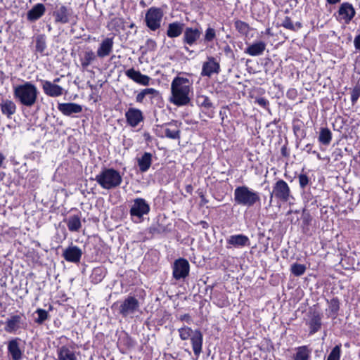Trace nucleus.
I'll return each instance as SVG.
<instances>
[{"mask_svg": "<svg viewBox=\"0 0 360 360\" xmlns=\"http://www.w3.org/2000/svg\"><path fill=\"white\" fill-rule=\"evenodd\" d=\"M309 325L310 327V333H314L321 328V317L319 314H314L309 320Z\"/></svg>", "mask_w": 360, "mask_h": 360, "instance_id": "obj_35", "label": "nucleus"}, {"mask_svg": "<svg viewBox=\"0 0 360 360\" xmlns=\"http://www.w3.org/2000/svg\"><path fill=\"white\" fill-rule=\"evenodd\" d=\"M113 39L112 38H105L102 41L98 46L96 53L99 58H105L109 56L112 51Z\"/></svg>", "mask_w": 360, "mask_h": 360, "instance_id": "obj_18", "label": "nucleus"}, {"mask_svg": "<svg viewBox=\"0 0 360 360\" xmlns=\"http://www.w3.org/2000/svg\"><path fill=\"white\" fill-rule=\"evenodd\" d=\"M36 313L38 314V318L35 321L37 323H42L48 318V312L45 309H38Z\"/></svg>", "mask_w": 360, "mask_h": 360, "instance_id": "obj_43", "label": "nucleus"}, {"mask_svg": "<svg viewBox=\"0 0 360 360\" xmlns=\"http://www.w3.org/2000/svg\"><path fill=\"white\" fill-rule=\"evenodd\" d=\"M274 195L283 202L289 200L291 196L290 188L284 180L280 179L275 183L272 193H271V198H272Z\"/></svg>", "mask_w": 360, "mask_h": 360, "instance_id": "obj_8", "label": "nucleus"}, {"mask_svg": "<svg viewBox=\"0 0 360 360\" xmlns=\"http://www.w3.org/2000/svg\"><path fill=\"white\" fill-rule=\"evenodd\" d=\"M298 179L300 188H304L309 184V177L306 174H300L298 176Z\"/></svg>", "mask_w": 360, "mask_h": 360, "instance_id": "obj_46", "label": "nucleus"}, {"mask_svg": "<svg viewBox=\"0 0 360 360\" xmlns=\"http://www.w3.org/2000/svg\"><path fill=\"white\" fill-rule=\"evenodd\" d=\"M282 25L288 30H297L298 29H300L302 27V24L300 22H296L295 25L292 23L290 18L288 17H286L284 20L283 21Z\"/></svg>", "mask_w": 360, "mask_h": 360, "instance_id": "obj_38", "label": "nucleus"}, {"mask_svg": "<svg viewBox=\"0 0 360 360\" xmlns=\"http://www.w3.org/2000/svg\"><path fill=\"white\" fill-rule=\"evenodd\" d=\"M354 44L356 49L360 50V34L354 38Z\"/></svg>", "mask_w": 360, "mask_h": 360, "instance_id": "obj_50", "label": "nucleus"}, {"mask_svg": "<svg viewBox=\"0 0 360 360\" xmlns=\"http://www.w3.org/2000/svg\"><path fill=\"white\" fill-rule=\"evenodd\" d=\"M139 308V301L134 297H128L120 307V313L127 316L135 313Z\"/></svg>", "mask_w": 360, "mask_h": 360, "instance_id": "obj_11", "label": "nucleus"}, {"mask_svg": "<svg viewBox=\"0 0 360 360\" xmlns=\"http://www.w3.org/2000/svg\"><path fill=\"white\" fill-rule=\"evenodd\" d=\"M234 201L238 205L250 207L260 201V197L257 192L249 187L240 186L234 190Z\"/></svg>", "mask_w": 360, "mask_h": 360, "instance_id": "obj_4", "label": "nucleus"}, {"mask_svg": "<svg viewBox=\"0 0 360 360\" xmlns=\"http://www.w3.org/2000/svg\"><path fill=\"white\" fill-rule=\"evenodd\" d=\"M360 97V86L356 85L351 91V102L354 105Z\"/></svg>", "mask_w": 360, "mask_h": 360, "instance_id": "obj_41", "label": "nucleus"}, {"mask_svg": "<svg viewBox=\"0 0 360 360\" xmlns=\"http://www.w3.org/2000/svg\"><path fill=\"white\" fill-rule=\"evenodd\" d=\"M127 124L131 127H137L143 120V112L141 110L130 108L125 112Z\"/></svg>", "mask_w": 360, "mask_h": 360, "instance_id": "obj_14", "label": "nucleus"}, {"mask_svg": "<svg viewBox=\"0 0 360 360\" xmlns=\"http://www.w3.org/2000/svg\"><path fill=\"white\" fill-rule=\"evenodd\" d=\"M330 308L331 310L334 312H337L339 309V302L336 299H333L330 302Z\"/></svg>", "mask_w": 360, "mask_h": 360, "instance_id": "obj_47", "label": "nucleus"}, {"mask_svg": "<svg viewBox=\"0 0 360 360\" xmlns=\"http://www.w3.org/2000/svg\"><path fill=\"white\" fill-rule=\"evenodd\" d=\"M236 29L242 34H248L250 27L248 23L242 20H236L234 22Z\"/></svg>", "mask_w": 360, "mask_h": 360, "instance_id": "obj_36", "label": "nucleus"}, {"mask_svg": "<svg viewBox=\"0 0 360 360\" xmlns=\"http://www.w3.org/2000/svg\"><path fill=\"white\" fill-rule=\"evenodd\" d=\"M216 37L215 30L213 28L209 27L205 31V40L207 41H212Z\"/></svg>", "mask_w": 360, "mask_h": 360, "instance_id": "obj_44", "label": "nucleus"}, {"mask_svg": "<svg viewBox=\"0 0 360 360\" xmlns=\"http://www.w3.org/2000/svg\"><path fill=\"white\" fill-rule=\"evenodd\" d=\"M71 15L70 8L65 6H61L56 11L53 12L56 22L62 24L68 23L70 20L69 17Z\"/></svg>", "mask_w": 360, "mask_h": 360, "instance_id": "obj_19", "label": "nucleus"}, {"mask_svg": "<svg viewBox=\"0 0 360 360\" xmlns=\"http://www.w3.org/2000/svg\"><path fill=\"white\" fill-rule=\"evenodd\" d=\"M99 271H101L100 269H94V274H98Z\"/></svg>", "mask_w": 360, "mask_h": 360, "instance_id": "obj_54", "label": "nucleus"}, {"mask_svg": "<svg viewBox=\"0 0 360 360\" xmlns=\"http://www.w3.org/2000/svg\"><path fill=\"white\" fill-rule=\"evenodd\" d=\"M146 98L145 94L142 90L140 93H139L136 96V101L138 103H143L144 98Z\"/></svg>", "mask_w": 360, "mask_h": 360, "instance_id": "obj_49", "label": "nucleus"}, {"mask_svg": "<svg viewBox=\"0 0 360 360\" xmlns=\"http://www.w3.org/2000/svg\"><path fill=\"white\" fill-rule=\"evenodd\" d=\"M6 157L0 151V168L2 167L3 162H4Z\"/></svg>", "mask_w": 360, "mask_h": 360, "instance_id": "obj_52", "label": "nucleus"}, {"mask_svg": "<svg viewBox=\"0 0 360 360\" xmlns=\"http://www.w3.org/2000/svg\"><path fill=\"white\" fill-rule=\"evenodd\" d=\"M173 277L179 280L185 278L189 274L190 265L186 259L179 258L174 262L172 266Z\"/></svg>", "mask_w": 360, "mask_h": 360, "instance_id": "obj_9", "label": "nucleus"}, {"mask_svg": "<svg viewBox=\"0 0 360 360\" xmlns=\"http://www.w3.org/2000/svg\"><path fill=\"white\" fill-rule=\"evenodd\" d=\"M293 360H309L312 349L307 345L300 346L295 349Z\"/></svg>", "mask_w": 360, "mask_h": 360, "instance_id": "obj_27", "label": "nucleus"}, {"mask_svg": "<svg viewBox=\"0 0 360 360\" xmlns=\"http://www.w3.org/2000/svg\"><path fill=\"white\" fill-rule=\"evenodd\" d=\"M201 31L198 28L187 27L184 34V41L189 45L193 44L200 37Z\"/></svg>", "mask_w": 360, "mask_h": 360, "instance_id": "obj_22", "label": "nucleus"}, {"mask_svg": "<svg viewBox=\"0 0 360 360\" xmlns=\"http://www.w3.org/2000/svg\"><path fill=\"white\" fill-rule=\"evenodd\" d=\"M44 93L50 97H59L63 95L65 89L60 85L49 80H41Z\"/></svg>", "mask_w": 360, "mask_h": 360, "instance_id": "obj_10", "label": "nucleus"}, {"mask_svg": "<svg viewBox=\"0 0 360 360\" xmlns=\"http://www.w3.org/2000/svg\"><path fill=\"white\" fill-rule=\"evenodd\" d=\"M57 355L58 360H77L73 349L66 345L58 348Z\"/></svg>", "mask_w": 360, "mask_h": 360, "instance_id": "obj_24", "label": "nucleus"}, {"mask_svg": "<svg viewBox=\"0 0 360 360\" xmlns=\"http://www.w3.org/2000/svg\"><path fill=\"white\" fill-rule=\"evenodd\" d=\"M60 79H61V77H56L53 80V82H51V83H55V84H58V83H59L60 82Z\"/></svg>", "mask_w": 360, "mask_h": 360, "instance_id": "obj_53", "label": "nucleus"}, {"mask_svg": "<svg viewBox=\"0 0 360 360\" xmlns=\"http://www.w3.org/2000/svg\"><path fill=\"white\" fill-rule=\"evenodd\" d=\"M265 49L266 44L263 41H258L249 46L245 50V53L251 56H257L262 55Z\"/></svg>", "mask_w": 360, "mask_h": 360, "instance_id": "obj_29", "label": "nucleus"}, {"mask_svg": "<svg viewBox=\"0 0 360 360\" xmlns=\"http://www.w3.org/2000/svg\"><path fill=\"white\" fill-rule=\"evenodd\" d=\"M46 41L44 36H39L36 40V50L39 52H43L46 49Z\"/></svg>", "mask_w": 360, "mask_h": 360, "instance_id": "obj_40", "label": "nucleus"}, {"mask_svg": "<svg viewBox=\"0 0 360 360\" xmlns=\"http://www.w3.org/2000/svg\"><path fill=\"white\" fill-rule=\"evenodd\" d=\"M199 105L205 108L210 109L212 107V103L210 101L208 97L202 96L198 99Z\"/></svg>", "mask_w": 360, "mask_h": 360, "instance_id": "obj_42", "label": "nucleus"}, {"mask_svg": "<svg viewBox=\"0 0 360 360\" xmlns=\"http://www.w3.org/2000/svg\"><path fill=\"white\" fill-rule=\"evenodd\" d=\"M82 255V250L76 245H70L64 250L63 256L67 262L72 263L79 262Z\"/></svg>", "mask_w": 360, "mask_h": 360, "instance_id": "obj_15", "label": "nucleus"}, {"mask_svg": "<svg viewBox=\"0 0 360 360\" xmlns=\"http://www.w3.org/2000/svg\"><path fill=\"white\" fill-rule=\"evenodd\" d=\"M95 59L96 55L91 50L85 51L80 57L82 67L86 68Z\"/></svg>", "mask_w": 360, "mask_h": 360, "instance_id": "obj_33", "label": "nucleus"}, {"mask_svg": "<svg viewBox=\"0 0 360 360\" xmlns=\"http://www.w3.org/2000/svg\"><path fill=\"white\" fill-rule=\"evenodd\" d=\"M184 24L179 22L169 23L167 30V35L169 38H175L180 36L183 32Z\"/></svg>", "mask_w": 360, "mask_h": 360, "instance_id": "obj_30", "label": "nucleus"}, {"mask_svg": "<svg viewBox=\"0 0 360 360\" xmlns=\"http://www.w3.org/2000/svg\"><path fill=\"white\" fill-rule=\"evenodd\" d=\"M326 1L327 4H330V5L337 4L341 1V0H326Z\"/></svg>", "mask_w": 360, "mask_h": 360, "instance_id": "obj_51", "label": "nucleus"}, {"mask_svg": "<svg viewBox=\"0 0 360 360\" xmlns=\"http://www.w3.org/2000/svg\"><path fill=\"white\" fill-rule=\"evenodd\" d=\"M306 266L304 264L294 263L291 266V273L295 276H300L303 275L306 271Z\"/></svg>", "mask_w": 360, "mask_h": 360, "instance_id": "obj_37", "label": "nucleus"}, {"mask_svg": "<svg viewBox=\"0 0 360 360\" xmlns=\"http://www.w3.org/2000/svg\"><path fill=\"white\" fill-rule=\"evenodd\" d=\"M180 338L182 340H186L191 338L193 350L195 355H199L202 352V335L200 330L192 329L187 326H184L179 329Z\"/></svg>", "mask_w": 360, "mask_h": 360, "instance_id": "obj_5", "label": "nucleus"}, {"mask_svg": "<svg viewBox=\"0 0 360 360\" xmlns=\"http://www.w3.org/2000/svg\"><path fill=\"white\" fill-rule=\"evenodd\" d=\"M341 353V347L340 345H336L331 350L329 354L327 360H340Z\"/></svg>", "mask_w": 360, "mask_h": 360, "instance_id": "obj_39", "label": "nucleus"}, {"mask_svg": "<svg viewBox=\"0 0 360 360\" xmlns=\"http://www.w3.org/2000/svg\"><path fill=\"white\" fill-rule=\"evenodd\" d=\"M0 109L3 115L10 118L15 113L16 105L11 100H2L0 103Z\"/></svg>", "mask_w": 360, "mask_h": 360, "instance_id": "obj_28", "label": "nucleus"}, {"mask_svg": "<svg viewBox=\"0 0 360 360\" xmlns=\"http://www.w3.org/2000/svg\"><path fill=\"white\" fill-rule=\"evenodd\" d=\"M22 317L19 315L11 316L7 319L4 330L9 333H14L20 328Z\"/></svg>", "mask_w": 360, "mask_h": 360, "instance_id": "obj_23", "label": "nucleus"}, {"mask_svg": "<svg viewBox=\"0 0 360 360\" xmlns=\"http://www.w3.org/2000/svg\"><path fill=\"white\" fill-rule=\"evenodd\" d=\"M58 110L65 116L82 112V106L75 103H63L58 105Z\"/></svg>", "mask_w": 360, "mask_h": 360, "instance_id": "obj_17", "label": "nucleus"}, {"mask_svg": "<svg viewBox=\"0 0 360 360\" xmlns=\"http://www.w3.org/2000/svg\"><path fill=\"white\" fill-rule=\"evenodd\" d=\"M171 94L169 101L173 105L181 107L189 104L193 96L192 82L183 77H175L171 82Z\"/></svg>", "mask_w": 360, "mask_h": 360, "instance_id": "obj_1", "label": "nucleus"}, {"mask_svg": "<svg viewBox=\"0 0 360 360\" xmlns=\"http://www.w3.org/2000/svg\"><path fill=\"white\" fill-rule=\"evenodd\" d=\"M67 226L70 231L77 232L82 227L80 217L78 215H72L67 219Z\"/></svg>", "mask_w": 360, "mask_h": 360, "instance_id": "obj_32", "label": "nucleus"}, {"mask_svg": "<svg viewBox=\"0 0 360 360\" xmlns=\"http://www.w3.org/2000/svg\"><path fill=\"white\" fill-rule=\"evenodd\" d=\"M220 72V65L213 57H209L202 68L201 75L210 77L213 74H218Z\"/></svg>", "mask_w": 360, "mask_h": 360, "instance_id": "obj_13", "label": "nucleus"}, {"mask_svg": "<svg viewBox=\"0 0 360 360\" xmlns=\"http://www.w3.org/2000/svg\"><path fill=\"white\" fill-rule=\"evenodd\" d=\"M227 243L235 248H243L250 245V239L243 234L232 235L227 239Z\"/></svg>", "mask_w": 360, "mask_h": 360, "instance_id": "obj_20", "label": "nucleus"}, {"mask_svg": "<svg viewBox=\"0 0 360 360\" xmlns=\"http://www.w3.org/2000/svg\"><path fill=\"white\" fill-rule=\"evenodd\" d=\"M164 133L167 138L179 139L180 138V128L177 122L167 124L164 127Z\"/></svg>", "mask_w": 360, "mask_h": 360, "instance_id": "obj_21", "label": "nucleus"}, {"mask_svg": "<svg viewBox=\"0 0 360 360\" xmlns=\"http://www.w3.org/2000/svg\"><path fill=\"white\" fill-rule=\"evenodd\" d=\"M46 8L44 4H37L27 12V18L30 21H35L44 14Z\"/></svg>", "mask_w": 360, "mask_h": 360, "instance_id": "obj_25", "label": "nucleus"}, {"mask_svg": "<svg viewBox=\"0 0 360 360\" xmlns=\"http://www.w3.org/2000/svg\"><path fill=\"white\" fill-rule=\"evenodd\" d=\"M356 11L353 6L347 2L342 3L338 10L339 20L348 24L355 16Z\"/></svg>", "mask_w": 360, "mask_h": 360, "instance_id": "obj_12", "label": "nucleus"}, {"mask_svg": "<svg viewBox=\"0 0 360 360\" xmlns=\"http://www.w3.org/2000/svg\"><path fill=\"white\" fill-rule=\"evenodd\" d=\"M39 91L37 86L30 82H24L13 89L16 101L26 107L33 106L37 101Z\"/></svg>", "mask_w": 360, "mask_h": 360, "instance_id": "obj_2", "label": "nucleus"}, {"mask_svg": "<svg viewBox=\"0 0 360 360\" xmlns=\"http://www.w3.org/2000/svg\"><path fill=\"white\" fill-rule=\"evenodd\" d=\"M255 102L262 107H266L268 105V101L264 98H258L256 99Z\"/></svg>", "mask_w": 360, "mask_h": 360, "instance_id": "obj_48", "label": "nucleus"}, {"mask_svg": "<svg viewBox=\"0 0 360 360\" xmlns=\"http://www.w3.org/2000/svg\"><path fill=\"white\" fill-rule=\"evenodd\" d=\"M8 351L13 360H20L22 359V352L20 348L18 339H13L8 342Z\"/></svg>", "mask_w": 360, "mask_h": 360, "instance_id": "obj_26", "label": "nucleus"}, {"mask_svg": "<svg viewBox=\"0 0 360 360\" xmlns=\"http://www.w3.org/2000/svg\"><path fill=\"white\" fill-rule=\"evenodd\" d=\"M96 181L103 189L111 190L118 187L122 181L120 173L112 168H105L95 177Z\"/></svg>", "mask_w": 360, "mask_h": 360, "instance_id": "obj_3", "label": "nucleus"}, {"mask_svg": "<svg viewBox=\"0 0 360 360\" xmlns=\"http://www.w3.org/2000/svg\"><path fill=\"white\" fill-rule=\"evenodd\" d=\"M125 75L136 83L144 86L149 85L150 78L146 75L141 74L140 71L136 70L134 68H130L125 71Z\"/></svg>", "mask_w": 360, "mask_h": 360, "instance_id": "obj_16", "label": "nucleus"}, {"mask_svg": "<svg viewBox=\"0 0 360 360\" xmlns=\"http://www.w3.org/2000/svg\"><path fill=\"white\" fill-rule=\"evenodd\" d=\"M162 17L163 12L160 8H150L146 14V25L150 30L155 31L160 28Z\"/></svg>", "mask_w": 360, "mask_h": 360, "instance_id": "obj_6", "label": "nucleus"}, {"mask_svg": "<svg viewBox=\"0 0 360 360\" xmlns=\"http://www.w3.org/2000/svg\"><path fill=\"white\" fill-rule=\"evenodd\" d=\"M139 169L141 172H147L152 163V155L150 153L146 152L143 155L137 160Z\"/></svg>", "mask_w": 360, "mask_h": 360, "instance_id": "obj_31", "label": "nucleus"}, {"mask_svg": "<svg viewBox=\"0 0 360 360\" xmlns=\"http://www.w3.org/2000/svg\"><path fill=\"white\" fill-rule=\"evenodd\" d=\"M332 139V133L328 128L321 129L319 141L323 145H328Z\"/></svg>", "mask_w": 360, "mask_h": 360, "instance_id": "obj_34", "label": "nucleus"}, {"mask_svg": "<svg viewBox=\"0 0 360 360\" xmlns=\"http://www.w3.org/2000/svg\"><path fill=\"white\" fill-rule=\"evenodd\" d=\"M143 91L145 94L146 98L148 97L150 99L153 98L155 96H157L159 94L158 91L153 88H147Z\"/></svg>", "mask_w": 360, "mask_h": 360, "instance_id": "obj_45", "label": "nucleus"}, {"mask_svg": "<svg viewBox=\"0 0 360 360\" xmlns=\"http://www.w3.org/2000/svg\"><path fill=\"white\" fill-rule=\"evenodd\" d=\"M150 211V206L143 198H138L134 200L130 207V215L133 219L141 220L143 215Z\"/></svg>", "mask_w": 360, "mask_h": 360, "instance_id": "obj_7", "label": "nucleus"}]
</instances>
